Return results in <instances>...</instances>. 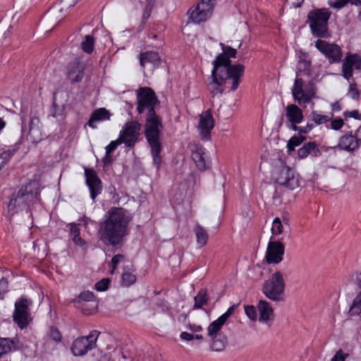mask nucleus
Masks as SVG:
<instances>
[{"instance_id":"obj_2","label":"nucleus","mask_w":361,"mask_h":361,"mask_svg":"<svg viewBox=\"0 0 361 361\" xmlns=\"http://www.w3.org/2000/svg\"><path fill=\"white\" fill-rule=\"evenodd\" d=\"M225 59L222 56L215 59L213 61V70L211 80L208 82L207 87L212 95H221L224 91V85L230 84L231 91H235L240 82L243 75L245 67L241 64H235L231 68H228L224 64Z\"/></svg>"},{"instance_id":"obj_20","label":"nucleus","mask_w":361,"mask_h":361,"mask_svg":"<svg viewBox=\"0 0 361 361\" xmlns=\"http://www.w3.org/2000/svg\"><path fill=\"white\" fill-rule=\"evenodd\" d=\"M192 159L196 164L197 167L200 171L206 170L209 166L208 156L205 152V149L197 145L192 146L191 148Z\"/></svg>"},{"instance_id":"obj_56","label":"nucleus","mask_w":361,"mask_h":361,"mask_svg":"<svg viewBox=\"0 0 361 361\" xmlns=\"http://www.w3.org/2000/svg\"><path fill=\"white\" fill-rule=\"evenodd\" d=\"M343 115L345 118L352 117V118H354L357 120L361 119V116H360L358 110H353L352 111H345V112H344Z\"/></svg>"},{"instance_id":"obj_15","label":"nucleus","mask_w":361,"mask_h":361,"mask_svg":"<svg viewBox=\"0 0 361 361\" xmlns=\"http://www.w3.org/2000/svg\"><path fill=\"white\" fill-rule=\"evenodd\" d=\"M315 47L324 54L331 63L339 62L342 58V51L339 46L326 41L317 39Z\"/></svg>"},{"instance_id":"obj_39","label":"nucleus","mask_w":361,"mask_h":361,"mask_svg":"<svg viewBox=\"0 0 361 361\" xmlns=\"http://www.w3.org/2000/svg\"><path fill=\"white\" fill-rule=\"evenodd\" d=\"M236 307L237 305H232L226 310L225 313L221 315L217 319H216L213 322L218 324L221 326H224L228 319V318L233 314Z\"/></svg>"},{"instance_id":"obj_1","label":"nucleus","mask_w":361,"mask_h":361,"mask_svg":"<svg viewBox=\"0 0 361 361\" xmlns=\"http://www.w3.org/2000/svg\"><path fill=\"white\" fill-rule=\"evenodd\" d=\"M130 222L127 212L121 207H112L99 223V239L106 245L116 246L128 235Z\"/></svg>"},{"instance_id":"obj_21","label":"nucleus","mask_w":361,"mask_h":361,"mask_svg":"<svg viewBox=\"0 0 361 361\" xmlns=\"http://www.w3.org/2000/svg\"><path fill=\"white\" fill-rule=\"evenodd\" d=\"M259 313V322L271 326L274 319V310L271 305L266 300H261L257 304Z\"/></svg>"},{"instance_id":"obj_26","label":"nucleus","mask_w":361,"mask_h":361,"mask_svg":"<svg viewBox=\"0 0 361 361\" xmlns=\"http://www.w3.org/2000/svg\"><path fill=\"white\" fill-rule=\"evenodd\" d=\"M338 146L346 151H354L359 147L358 140L352 135H345L341 137Z\"/></svg>"},{"instance_id":"obj_45","label":"nucleus","mask_w":361,"mask_h":361,"mask_svg":"<svg viewBox=\"0 0 361 361\" xmlns=\"http://www.w3.org/2000/svg\"><path fill=\"white\" fill-rule=\"evenodd\" d=\"M39 118L37 117H32L30 119V128H29V134L30 136H34L35 133L38 132V124H39Z\"/></svg>"},{"instance_id":"obj_22","label":"nucleus","mask_w":361,"mask_h":361,"mask_svg":"<svg viewBox=\"0 0 361 361\" xmlns=\"http://www.w3.org/2000/svg\"><path fill=\"white\" fill-rule=\"evenodd\" d=\"M85 66L82 63L75 60L71 63L68 67L67 76L71 82L81 81L83 78Z\"/></svg>"},{"instance_id":"obj_10","label":"nucleus","mask_w":361,"mask_h":361,"mask_svg":"<svg viewBox=\"0 0 361 361\" xmlns=\"http://www.w3.org/2000/svg\"><path fill=\"white\" fill-rule=\"evenodd\" d=\"M275 181L290 190L300 185V177L298 173L287 166H281L274 173Z\"/></svg>"},{"instance_id":"obj_42","label":"nucleus","mask_w":361,"mask_h":361,"mask_svg":"<svg viewBox=\"0 0 361 361\" xmlns=\"http://www.w3.org/2000/svg\"><path fill=\"white\" fill-rule=\"evenodd\" d=\"M136 281V276L129 273L125 272L122 275V285L123 286H130Z\"/></svg>"},{"instance_id":"obj_51","label":"nucleus","mask_w":361,"mask_h":361,"mask_svg":"<svg viewBox=\"0 0 361 361\" xmlns=\"http://www.w3.org/2000/svg\"><path fill=\"white\" fill-rule=\"evenodd\" d=\"M14 152H15V150H12V151L8 150V151L4 152L1 154V158L5 161H4L3 163L0 165V170L6 164V160L9 159L13 155Z\"/></svg>"},{"instance_id":"obj_16","label":"nucleus","mask_w":361,"mask_h":361,"mask_svg":"<svg viewBox=\"0 0 361 361\" xmlns=\"http://www.w3.org/2000/svg\"><path fill=\"white\" fill-rule=\"evenodd\" d=\"M361 70V57L357 54L348 53L343 61L342 75L349 80L353 76V70Z\"/></svg>"},{"instance_id":"obj_18","label":"nucleus","mask_w":361,"mask_h":361,"mask_svg":"<svg viewBox=\"0 0 361 361\" xmlns=\"http://www.w3.org/2000/svg\"><path fill=\"white\" fill-rule=\"evenodd\" d=\"M85 175L86 184L90 192V197L94 201L96 197L102 192V182L93 169H85Z\"/></svg>"},{"instance_id":"obj_27","label":"nucleus","mask_w":361,"mask_h":361,"mask_svg":"<svg viewBox=\"0 0 361 361\" xmlns=\"http://www.w3.org/2000/svg\"><path fill=\"white\" fill-rule=\"evenodd\" d=\"M298 154L299 157L303 159L310 154L313 157H317L320 152L314 142H310L300 147L298 151Z\"/></svg>"},{"instance_id":"obj_52","label":"nucleus","mask_w":361,"mask_h":361,"mask_svg":"<svg viewBox=\"0 0 361 361\" xmlns=\"http://www.w3.org/2000/svg\"><path fill=\"white\" fill-rule=\"evenodd\" d=\"M70 235L71 238H75L80 235V228H78V225L76 224H70Z\"/></svg>"},{"instance_id":"obj_32","label":"nucleus","mask_w":361,"mask_h":361,"mask_svg":"<svg viewBox=\"0 0 361 361\" xmlns=\"http://www.w3.org/2000/svg\"><path fill=\"white\" fill-rule=\"evenodd\" d=\"M298 73L300 78H302V75L310 77L311 75V62L306 59L300 60L296 75Z\"/></svg>"},{"instance_id":"obj_12","label":"nucleus","mask_w":361,"mask_h":361,"mask_svg":"<svg viewBox=\"0 0 361 361\" xmlns=\"http://www.w3.org/2000/svg\"><path fill=\"white\" fill-rule=\"evenodd\" d=\"M31 305L32 300L24 297H21L15 302L13 321L21 329L26 328L32 320L29 311Z\"/></svg>"},{"instance_id":"obj_54","label":"nucleus","mask_w":361,"mask_h":361,"mask_svg":"<svg viewBox=\"0 0 361 361\" xmlns=\"http://www.w3.org/2000/svg\"><path fill=\"white\" fill-rule=\"evenodd\" d=\"M348 356V354H344L341 350H339L336 352V355L332 357L331 361H345Z\"/></svg>"},{"instance_id":"obj_50","label":"nucleus","mask_w":361,"mask_h":361,"mask_svg":"<svg viewBox=\"0 0 361 361\" xmlns=\"http://www.w3.org/2000/svg\"><path fill=\"white\" fill-rule=\"evenodd\" d=\"M72 240L74 242V243L80 247L82 250H87V242L82 239L80 235L77 236L75 238H72Z\"/></svg>"},{"instance_id":"obj_38","label":"nucleus","mask_w":361,"mask_h":361,"mask_svg":"<svg viewBox=\"0 0 361 361\" xmlns=\"http://www.w3.org/2000/svg\"><path fill=\"white\" fill-rule=\"evenodd\" d=\"M13 342L6 338H0V357L7 354L11 350Z\"/></svg>"},{"instance_id":"obj_35","label":"nucleus","mask_w":361,"mask_h":361,"mask_svg":"<svg viewBox=\"0 0 361 361\" xmlns=\"http://www.w3.org/2000/svg\"><path fill=\"white\" fill-rule=\"evenodd\" d=\"M194 308L195 309L201 308L203 305H206L208 301L206 290H200L197 295L194 298Z\"/></svg>"},{"instance_id":"obj_13","label":"nucleus","mask_w":361,"mask_h":361,"mask_svg":"<svg viewBox=\"0 0 361 361\" xmlns=\"http://www.w3.org/2000/svg\"><path fill=\"white\" fill-rule=\"evenodd\" d=\"M140 130L141 124L139 122H128L120 131L118 138L126 147H132L138 141Z\"/></svg>"},{"instance_id":"obj_29","label":"nucleus","mask_w":361,"mask_h":361,"mask_svg":"<svg viewBox=\"0 0 361 361\" xmlns=\"http://www.w3.org/2000/svg\"><path fill=\"white\" fill-rule=\"evenodd\" d=\"M196 236L197 245L199 247H204L208 240V233L207 231L200 224H196L193 228Z\"/></svg>"},{"instance_id":"obj_3","label":"nucleus","mask_w":361,"mask_h":361,"mask_svg":"<svg viewBox=\"0 0 361 361\" xmlns=\"http://www.w3.org/2000/svg\"><path fill=\"white\" fill-rule=\"evenodd\" d=\"M145 121V135L151 147L153 164L159 168L161 162L160 134L163 129L162 120L157 114H150L146 115Z\"/></svg>"},{"instance_id":"obj_49","label":"nucleus","mask_w":361,"mask_h":361,"mask_svg":"<svg viewBox=\"0 0 361 361\" xmlns=\"http://www.w3.org/2000/svg\"><path fill=\"white\" fill-rule=\"evenodd\" d=\"M109 279H103L95 284V288L99 291L106 290L109 285Z\"/></svg>"},{"instance_id":"obj_43","label":"nucleus","mask_w":361,"mask_h":361,"mask_svg":"<svg viewBox=\"0 0 361 361\" xmlns=\"http://www.w3.org/2000/svg\"><path fill=\"white\" fill-rule=\"evenodd\" d=\"M283 232V225L281 221L279 218L276 217L274 219L272 227H271V233L274 235H279Z\"/></svg>"},{"instance_id":"obj_60","label":"nucleus","mask_w":361,"mask_h":361,"mask_svg":"<svg viewBox=\"0 0 361 361\" xmlns=\"http://www.w3.org/2000/svg\"><path fill=\"white\" fill-rule=\"evenodd\" d=\"M298 131L302 133H307L310 132V128L306 127H299Z\"/></svg>"},{"instance_id":"obj_25","label":"nucleus","mask_w":361,"mask_h":361,"mask_svg":"<svg viewBox=\"0 0 361 361\" xmlns=\"http://www.w3.org/2000/svg\"><path fill=\"white\" fill-rule=\"evenodd\" d=\"M110 112L104 108H99L95 110L87 123L88 126L92 128H96L97 126L94 125V122L104 121L110 118Z\"/></svg>"},{"instance_id":"obj_40","label":"nucleus","mask_w":361,"mask_h":361,"mask_svg":"<svg viewBox=\"0 0 361 361\" xmlns=\"http://www.w3.org/2000/svg\"><path fill=\"white\" fill-rule=\"evenodd\" d=\"M310 117L312 121H313L317 125L325 123L330 120V117L329 116L322 115L315 111L311 113Z\"/></svg>"},{"instance_id":"obj_24","label":"nucleus","mask_w":361,"mask_h":361,"mask_svg":"<svg viewBox=\"0 0 361 361\" xmlns=\"http://www.w3.org/2000/svg\"><path fill=\"white\" fill-rule=\"evenodd\" d=\"M286 116L290 123H301L303 120L302 110L295 104L286 106Z\"/></svg>"},{"instance_id":"obj_30","label":"nucleus","mask_w":361,"mask_h":361,"mask_svg":"<svg viewBox=\"0 0 361 361\" xmlns=\"http://www.w3.org/2000/svg\"><path fill=\"white\" fill-rule=\"evenodd\" d=\"M223 49V54H219L216 59H218L220 56H222L225 61H224V64L226 65L228 68H231L234 65L231 64V61L229 60V57H235V54L237 53L236 49L231 48V47L225 46L224 44H221Z\"/></svg>"},{"instance_id":"obj_57","label":"nucleus","mask_w":361,"mask_h":361,"mask_svg":"<svg viewBox=\"0 0 361 361\" xmlns=\"http://www.w3.org/2000/svg\"><path fill=\"white\" fill-rule=\"evenodd\" d=\"M152 7H153V4L152 3V0L147 4L146 7H145V12L143 13V20H146L147 19H148V18L150 16V13H151V11H152Z\"/></svg>"},{"instance_id":"obj_61","label":"nucleus","mask_w":361,"mask_h":361,"mask_svg":"<svg viewBox=\"0 0 361 361\" xmlns=\"http://www.w3.org/2000/svg\"><path fill=\"white\" fill-rule=\"evenodd\" d=\"M299 123H290V125L289 126L290 128L294 130H298L299 127L296 126V124H298Z\"/></svg>"},{"instance_id":"obj_47","label":"nucleus","mask_w":361,"mask_h":361,"mask_svg":"<svg viewBox=\"0 0 361 361\" xmlns=\"http://www.w3.org/2000/svg\"><path fill=\"white\" fill-rule=\"evenodd\" d=\"M94 294L90 291H85L82 292L77 299L78 302H80L82 301H93L94 300Z\"/></svg>"},{"instance_id":"obj_17","label":"nucleus","mask_w":361,"mask_h":361,"mask_svg":"<svg viewBox=\"0 0 361 361\" xmlns=\"http://www.w3.org/2000/svg\"><path fill=\"white\" fill-rule=\"evenodd\" d=\"M285 248L279 241H270L267 246L266 259L269 264H278L283 259Z\"/></svg>"},{"instance_id":"obj_64","label":"nucleus","mask_w":361,"mask_h":361,"mask_svg":"<svg viewBox=\"0 0 361 361\" xmlns=\"http://www.w3.org/2000/svg\"><path fill=\"white\" fill-rule=\"evenodd\" d=\"M160 307L162 308L163 311H164L165 310H168V307L165 304H161Z\"/></svg>"},{"instance_id":"obj_55","label":"nucleus","mask_w":361,"mask_h":361,"mask_svg":"<svg viewBox=\"0 0 361 361\" xmlns=\"http://www.w3.org/2000/svg\"><path fill=\"white\" fill-rule=\"evenodd\" d=\"M331 128L334 130H339L343 126V121L341 118L333 120L331 123Z\"/></svg>"},{"instance_id":"obj_4","label":"nucleus","mask_w":361,"mask_h":361,"mask_svg":"<svg viewBox=\"0 0 361 361\" xmlns=\"http://www.w3.org/2000/svg\"><path fill=\"white\" fill-rule=\"evenodd\" d=\"M39 190L35 182H30L13 192L8 205V212L13 216L34 204L38 197Z\"/></svg>"},{"instance_id":"obj_31","label":"nucleus","mask_w":361,"mask_h":361,"mask_svg":"<svg viewBox=\"0 0 361 361\" xmlns=\"http://www.w3.org/2000/svg\"><path fill=\"white\" fill-rule=\"evenodd\" d=\"M78 0H61L58 12L54 13V17L56 19H62L63 16L61 14L62 12L66 11L68 8L73 7L78 2Z\"/></svg>"},{"instance_id":"obj_14","label":"nucleus","mask_w":361,"mask_h":361,"mask_svg":"<svg viewBox=\"0 0 361 361\" xmlns=\"http://www.w3.org/2000/svg\"><path fill=\"white\" fill-rule=\"evenodd\" d=\"M222 327L223 326L212 322L207 328V336L211 339V349L214 351H221L227 345V337L221 331Z\"/></svg>"},{"instance_id":"obj_28","label":"nucleus","mask_w":361,"mask_h":361,"mask_svg":"<svg viewBox=\"0 0 361 361\" xmlns=\"http://www.w3.org/2000/svg\"><path fill=\"white\" fill-rule=\"evenodd\" d=\"M141 66L145 67V64L151 63L153 66L159 64V56L155 51H146L141 53L139 56Z\"/></svg>"},{"instance_id":"obj_9","label":"nucleus","mask_w":361,"mask_h":361,"mask_svg":"<svg viewBox=\"0 0 361 361\" xmlns=\"http://www.w3.org/2000/svg\"><path fill=\"white\" fill-rule=\"evenodd\" d=\"M137 111L138 114H142L145 111H147L146 115L157 114L155 106L158 104L159 102L155 93L151 88L140 87L137 90Z\"/></svg>"},{"instance_id":"obj_46","label":"nucleus","mask_w":361,"mask_h":361,"mask_svg":"<svg viewBox=\"0 0 361 361\" xmlns=\"http://www.w3.org/2000/svg\"><path fill=\"white\" fill-rule=\"evenodd\" d=\"M245 312L246 315L252 321H255L257 318V310L253 305L245 306Z\"/></svg>"},{"instance_id":"obj_53","label":"nucleus","mask_w":361,"mask_h":361,"mask_svg":"<svg viewBox=\"0 0 361 361\" xmlns=\"http://www.w3.org/2000/svg\"><path fill=\"white\" fill-rule=\"evenodd\" d=\"M123 255H116L113 257L111 259V264H112V270L111 271V273L113 274L117 264L123 259Z\"/></svg>"},{"instance_id":"obj_62","label":"nucleus","mask_w":361,"mask_h":361,"mask_svg":"<svg viewBox=\"0 0 361 361\" xmlns=\"http://www.w3.org/2000/svg\"><path fill=\"white\" fill-rule=\"evenodd\" d=\"M6 123L0 118V131L5 127Z\"/></svg>"},{"instance_id":"obj_58","label":"nucleus","mask_w":361,"mask_h":361,"mask_svg":"<svg viewBox=\"0 0 361 361\" xmlns=\"http://www.w3.org/2000/svg\"><path fill=\"white\" fill-rule=\"evenodd\" d=\"M355 137H356L357 140H358L359 145L360 143H361V126H360L359 128L357 129Z\"/></svg>"},{"instance_id":"obj_5","label":"nucleus","mask_w":361,"mask_h":361,"mask_svg":"<svg viewBox=\"0 0 361 361\" xmlns=\"http://www.w3.org/2000/svg\"><path fill=\"white\" fill-rule=\"evenodd\" d=\"M331 13L326 8H319L311 11L307 15L312 35L319 38H326L330 36L328 28V20Z\"/></svg>"},{"instance_id":"obj_48","label":"nucleus","mask_w":361,"mask_h":361,"mask_svg":"<svg viewBox=\"0 0 361 361\" xmlns=\"http://www.w3.org/2000/svg\"><path fill=\"white\" fill-rule=\"evenodd\" d=\"M49 337L54 341L59 343L61 341V334L55 327H51L49 334Z\"/></svg>"},{"instance_id":"obj_41","label":"nucleus","mask_w":361,"mask_h":361,"mask_svg":"<svg viewBox=\"0 0 361 361\" xmlns=\"http://www.w3.org/2000/svg\"><path fill=\"white\" fill-rule=\"evenodd\" d=\"M305 140V137L302 135L293 136L290 139L287 144V147L289 151H294L295 147L300 145Z\"/></svg>"},{"instance_id":"obj_44","label":"nucleus","mask_w":361,"mask_h":361,"mask_svg":"<svg viewBox=\"0 0 361 361\" xmlns=\"http://www.w3.org/2000/svg\"><path fill=\"white\" fill-rule=\"evenodd\" d=\"M348 94L354 100H359L360 98V92L357 88L355 82L350 83L349 85Z\"/></svg>"},{"instance_id":"obj_37","label":"nucleus","mask_w":361,"mask_h":361,"mask_svg":"<svg viewBox=\"0 0 361 361\" xmlns=\"http://www.w3.org/2000/svg\"><path fill=\"white\" fill-rule=\"evenodd\" d=\"M348 2L355 5H361V0H329V5L334 8H341L345 6Z\"/></svg>"},{"instance_id":"obj_6","label":"nucleus","mask_w":361,"mask_h":361,"mask_svg":"<svg viewBox=\"0 0 361 361\" xmlns=\"http://www.w3.org/2000/svg\"><path fill=\"white\" fill-rule=\"evenodd\" d=\"M291 92L294 100L300 105H305L315 97L317 87L312 80L306 81L302 78H300L298 73Z\"/></svg>"},{"instance_id":"obj_36","label":"nucleus","mask_w":361,"mask_h":361,"mask_svg":"<svg viewBox=\"0 0 361 361\" xmlns=\"http://www.w3.org/2000/svg\"><path fill=\"white\" fill-rule=\"evenodd\" d=\"M122 144V142L120 140V139L118 137L117 140L111 141L109 145H108L106 147V155L104 159V164H109L111 162V157H109L110 153L114 152L118 145Z\"/></svg>"},{"instance_id":"obj_23","label":"nucleus","mask_w":361,"mask_h":361,"mask_svg":"<svg viewBox=\"0 0 361 361\" xmlns=\"http://www.w3.org/2000/svg\"><path fill=\"white\" fill-rule=\"evenodd\" d=\"M187 328L190 331V332H182L180 335V339L185 341H191L194 339L200 341L203 340V336L199 334L203 331V328L200 325L189 324Z\"/></svg>"},{"instance_id":"obj_19","label":"nucleus","mask_w":361,"mask_h":361,"mask_svg":"<svg viewBox=\"0 0 361 361\" xmlns=\"http://www.w3.org/2000/svg\"><path fill=\"white\" fill-rule=\"evenodd\" d=\"M214 126V121L210 110L204 111L200 114L198 128L202 139H209L211 130L213 129Z\"/></svg>"},{"instance_id":"obj_33","label":"nucleus","mask_w":361,"mask_h":361,"mask_svg":"<svg viewBox=\"0 0 361 361\" xmlns=\"http://www.w3.org/2000/svg\"><path fill=\"white\" fill-rule=\"evenodd\" d=\"M348 313L350 316H357L361 313V292L354 298Z\"/></svg>"},{"instance_id":"obj_7","label":"nucleus","mask_w":361,"mask_h":361,"mask_svg":"<svg viewBox=\"0 0 361 361\" xmlns=\"http://www.w3.org/2000/svg\"><path fill=\"white\" fill-rule=\"evenodd\" d=\"M285 281L281 271H276L264 281L262 292L269 300L279 302L283 300Z\"/></svg>"},{"instance_id":"obj_63","label":"nucleus","mask_w":361,"mask_h":361,"mask_svg":"<svg viewBox=\"0 0 361 361\" xmlns=\"http://www.w3.org/2000/svg\"><path fill=\"white\" fill-rule=\"evenodd\" d=\"M183 200V195L180 194L177 198L176 201L181 202Z\"/></svg>"},{"instance_id":"obj_11","label":"nucleus","mask_w":361,"mask_h":361,"mask_svg":"<svg viewBox=\"0 0 361 361\" xmlns=\"http://www.w3.org/2000/svg\"><path fill=\"white\" fill-rule=\"evenodd\" d=\"M100 332L97 330L92 331L88 336L76 338L72 345L71 350L75 356H83L88 351L97 347V341Z\"/></svg>"},{"instance_id":"obj_59","label":"nucleus","mask_w":361,"mask_h":361,"mask_svg":"<svg viewBox=\"0 0 361 361\" xmlns=\"http://www.w3.org/2000/svg\"><path fill=\"white\" fill-rule=\"evenodd\" d=\"M332 109L334 111H340L341 109L340 104L336 102L332 104Z\"/></svg>"},{"instance_id":"obj_34","label":"nucleus","mask_w":361,"mask_h":361,"mask_svg":"<svg viewBox=\"0 0 361 361\" xmlns=\"http://www.w3.org/2000/svg\"><path fill=\"white\" fill-rule=\"evenodd\" d=\"M94 38L90 35H87L84 37V40L81 42V48L87 54H91L94 50Z\"/></svg>"},{"instance_id":"obj_8","label":"nucleus","mask_w":361,"mask_h":361,"mask_svg":"<svg viewBox=\"0 0 361 361\" xmlns=\"http://www.w3.org/2000/svg\"><path fill=\"white\" fill-rule=\"evenodd\" d=\"M216 0H200L190 8L187 14L189 20L194 24H200L211 18Z\"/></svg>"}]
</instances>
